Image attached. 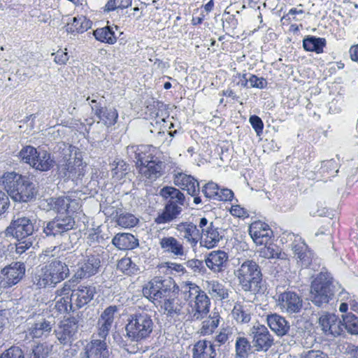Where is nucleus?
Listing matches in <instances>:
<instances>
[{
  "mask_svg": "<svg viewBox=\"0 0 358 358\" xmlns=\"http://www.w3.org/2000/svg\"><path fill=\"white\" fill-rule=\"evenodd\" d=\"M278 301L281 308L289 314L299 313L303 306L301 296L292 291L280 294Z\"/></svg>",
  "mask_w": 358,
  "mask_h": 358,
  "instance_id": "nucleus-18",
  "label": "nucleus"
},
{
  "mask_svg": "<svg viewBox=\"0 0 358 358\" xmlns=\"http://www.w3.org/2000/svg\"><path fill=\"white\" fill-rule=\"evenodd\" d=\"M303 48L306 52H313L316 54H321L324 52V48L327 45V41L324 38L317 37L313 35L306 36L303 41Z\"/></svg>",
  "mask_w": 358,
  "mask_h": 358,
  "instance_id": "nucleus-38",
  "label": "nucleus"
},
{
  "mask_svg": "<svg viewBox=\"0 0 358 358\" xmlns=\"http://www.w3.org/2000/svg\"><path fill=\"white\" fill-rule=\"evenodd\" d=\"M164 168V162L155 157L144 166H140L139 172L148 179L155 180L162 175Z\"/></svg>",
  "mask_w": 358,
  "mask_h": 358,
  "instance_id": "nucleus-32",
  "label": "nucleus"
},
{
  "mask_svg": "<svg viewBox=\"0 0 358 358\" xmlns=\"http://www.w3.org/2000/svg\"><path fill=\"white\" fill-rule=\"evenodd\" d=\"M174 184L194 197V203L196 205L201 203V198L199 196L200 192L199 182L190 175L179 173L175 176Z\"/></svg>",
  "mask_w": 358,
  "mask_h": 358,
  "instance_id": "nucleus-13",
  "label": "nucleus"
},
{
  "mask_svg": "<svg viewBox=\"0 0 358 358\" xmlns=\"http://www.w3.org/2000/svg\"><path fill=\"white\" fill-rule=\"evenodd\" d=\"M252 348V342L250 343L247 338L237 337L235 343V358H248Z\"/></svg>",
  "mask_w": 358,
  "mask_h": 358,
  "instance_id": "nucleus-43",
  "label": "nucleus"
},
{
  "mask_svg": "<svg viewBox=\"0 0 358 358\" xmlns=\"http://www.w3.org/2000/svg\"><path fill=\"white\" fill-rule=\"evenodd\" d=\"M92 22L85 16L80 15L74 17L71 22L67 23L66 31L69 34L76 35L82 34L91 28Z\"/></svg>",
  "mask_w": 358,
  "mask_h": 358,
  "instance_id": "nucleus-36",
  "label": "nucleus"
},
{
  "mask_svg": "<svg viewBox=\"0 0 358 358\" xmlns=\"http://www.w3.org/2000/svg\"><path fill=\"white\" fill-rule=\"evenodd\" d=\"M26 266L23 262H13L0 272V286L3 289L17 285L25 275Z\"/></svg>",
  "mask_w": 358,
  "mask_h": 358,
  "instance_id": "nucleus-11",
  "label": "nucleus"
},
{
  "mask_svg": "<svg viewBox=\"0 0 358 358\" xmlns=\"http://www.w3.org/2000/svg\"><path fill=\"white\" fill-rule=\"evenodd\" d=\"M220 316L217 312H213L208 318L203 321L201 333L203 335L210 334L218 327Z\"/></svg>",
  "mask_w": 358,
  "mask_h": 358,
  "instance_id": "nucleus-47",
  "label": "nucleus"
},
{
  "mask_svg": "<svg viewBox=\"0 0 358 358\" xmlns=\"http://www.w3.org/2000/svg\"><path fill=\"white\" fill-rule=\"evenodd\" d=\"M343 321V332L344 329L351 334H358V316L352 314L348 313L342 315Z\"/></svg>",
  "mask_w": 358,
  "mask_h": 358,
  "instance_id": "nucleus-48",
  "label": "nucleus"
},
{
  "mask_svg": "<svg viewBox=\"0 0 358 358\" xmlns=\"http://www.w3.org/2000/svg\"><path fill=\"white\" fill-rule=\"evenodd\" d=\"M264 247L259 251V255L266 259H285V254L281 252V249L275 244H264Z\"/></svg>",
  "mask_w": 358,
  "mask_h": 358,
  "instance_id": "nucleus-44",
  "label": "nucleus"
},
{
  "mask_svg": "<svg viewBox=\"0 0 358 358\" xmlns=\"http://www.w3.org/2000/svg\"><path fill=\"white\" fill-rule=\"evenodd\" d=\"M219 189L220 186L211 181L202 187L201 192L206 198L217 201Z\"/></svg>",
  "mask_w": 358,
  "mask_h": 358,
  "instance_id": "nucleus-58",
  "label": "nucleus"
},
{
  "mask_svg": "<svg viewBox=\"0 0 358 358\" xmlns=\"http://www.w3.org/2000/svg\"><path fill=\"white\" fill-rule=\"evenodd\" d=\"M112 244L118 250H132L139 245L138 239L130 233H118L112 239Z\"/></svg>",
  "mask_w": 358,
  "mask_h": 358,
  "instance_id": "nucleus-35",
  "label": "nucleus"
},
{
  "mask_svg": "<svg viewBox=\"0 0 358 358\" xmlns=\"http://www.w3.org/2000/svg\"><path fill=\"white\" fill-rule=\"evenodd\" d=\"M292 250L301 262V266L307 268L310 265L313 253L304 240L297 236L292 243Z\"/></svg>",
  "mask_w": 358,
  "mask_h": 358,
  "instance_id": "nucleus-26",
  "label": "nucleus"
},
{
  "mask_svg": "<svg viewBox=\"0 0 358 358\" xmlns=\"http://www.w3.org/2000/svg\"><path fill=\"white\" fill-rule=\"evenodd\" d=\"M249 122L255 131L257 136H260L263 134L264 122L262 120L256 115H252L249 117Z\"/></svg>",
  "mask_w": 358,
  "mask_h": 358,
  "instance_id": "nucleus-61",
  "label": "nucleus"
},
{
  "mask_svg": "<svg viewBox=\"0 0 358 358\" xmlns=\"http://www.w3.org/2000/svg\"><path fill=\"white\" fill-rule=\"evenodd\" d=\"M208 289L210 294L218 300L226 299L229 297L228 289L225 286L218 281L213 280L208 284Z\"/></svg>",
  "mask_w": 358,
  "mask_h": 358,
  "instance_id": "nucleus-45",
  "label": "nucleus"
},
{
  "mask_svg": "<svg viewBox=\"0 0 358 358\" xmlns=\"http://www.w3.org/2000/svg\"><path fill=\"white\" fill-rule=\"evenodd\" d=\"M159 194L167 201H172L179 206H183L185 203V195L176 187L165 186L161 189Z\"/></svg>",
  "mask_w": 358,
  "mask_h": 358,
  "instance_id": "nucleus-40",
  "label": "nucleus"
},
{
  "mask_svg": "<svg viewBox=\"0 0 358 358\" xmlns=\"http://www.w3.org/2000/svg\"><path fill=\"white\" fill-rule=\"evenodd\" d=\"M113 178L120 180L129 172V165L123 160L114 161L111 164Z\"/></svg>",
  "mask_w": 358,
  "mask_h": 358,
  "instance_id": "nucleus-49",
  "label": "nucleus"
},
{
  "mask_svg": "<svg viewBox=\"0 0 358 358\" xmlns=\"http://www.w3.org/2000/svg\"><path fill=\"white\" fill-rule=\"evenodd\" d=\"M157 306H159L163 314L169 321L177 322L183 314L182 303L176 296V292Z\"/></svg>",
  "mask_w": 358,
  "mask_h": 358,
  "instance_id": "nucleus-14",
  "label": "nucleus"
},
{
  "mask_svg": "<svg viewBox=\"0 0 358 358\" xmlns=\"http://www.w3.org/2000/svg\"><path fill=\"white\" fill-rule=\"evenodd\" d=\"M210 301L204 291L199 292L196 299L189 306L191 319L193 321L201 320L209 313Z\"/></svg>",
  "mask_w": 358,
  "mask_h": 358,
  "instance_id": "nucleus-20",
  "label": "nucleus"
},
{
  "mask_svg": "<svg viewBox=\"0 0 358 358\" xmlns=\"http://www.w3.org/2000/svg\"><path fill=\"white\" fill-rule=\"evenodd\" d=\"M228 261V254L220 250L209 252L205 258L206 266L214 273L224 271L227 266Z\"/></svg>",
  "mask_w": 358,
  "mask_h": 358,
  "instance_id": "nucleus-22",
  "label": "nucleus"
},
{
  "mask_svg": "<svg viewBox=\"0 0 358 358\" xmlns=\"http://www.w3.org/2000/svg\"><path fill=\"white\" fill-rule=\"evenodd\" d=\"M98 119L107 127L114 125L117 122L118 113L114 108H105L99 116H96Z\"/></svg>",
  "mask_w": 358,
  "mask_h": 358,
  "instance_id": "nucleus-51",
  "label": "nucleus"
},
{
  "mask_svg": "<svg viewBox=\"0 0 358 358\" xmlns=\"http://www.w3.org/2000/svg\"><path fill=\"white\" fill-rule=\"evenodd\" d=\"M248 336L256 352H266L274 345L273 336L263 324L253 325L248 331Z\"/></svg>",
  "mask_w": 358,
  "mask_h": 358,
  "instance_id": "nucleus-10",
  "label": "nucleus"
},
{
  "mask_svg": "<svg viewBox=\"0 0 358 358\" xmlns=\"http://www.w3.org/2000/svg\"><path fill=\"white\" fill-rule=\"evenodd\" d=\"M178 287L171 277H155L143 288V294L155 306L176 293Z\"/></svg>",
  "mask_w": 358,
  "mask_h": 358,
  "instance_id": "nucleus-9",
  "label": "nucleus"
},
{
  "mask_svg": "<svg viewBox=\"0 0 358 358\" xmlns=\"http://www.w3.org/2000/svg\"><path fill=\"white\" fill-rule=\"evenodd\" d=\"M233 315L235 320L240 323H248L251 320L250 313L246 306L237 305L235 306L233 311Z\"/></svg>",
  "mask_w": 358,
  "mask_h": 358,
  "instance_id": "nucleus-53",
  "label": "nucleus"
},
{
  "mask_svg": "<svg viewBox=\"0 0 358 358\" xmlns=\"http://www.w3.org/2000/svg\"><path fill=\"white\" fill-rule=\"evenodd\" d=\"M80 358H109L110 352L105 340L94 339L84 348Z\"/></svg>",
  "mask_w": 358,
  "mask_h": 358,
  "instance_id": "nucleus-17",
  "label": "nucleus"
},
{
  "mask_svg": "<svg viewBox=\"0 0 358 358\" xmlns=\"http://www.w3.org/2000/svg\"><path fill=\"white\" fill-rule=\"evenodd\" d=\"M176 229L192 248L196 246L199 241L200 230L196 224L191 222H182L177 225Z\"/></svg>",
  "mask_w": 358,
  "mask_h": 358,
  "instance_id": "nucleus-29",
  "label": "nucleus"
},
{
  "mask_svg": "<svg viewBox=\"0 0 358 358\" xmlns=\"http://www.w3.org/2000/svg\"><path fill=\"white\" fill-rule=\"evenodd\" d=\"M244 292L253 294H264L266 287L263 279L262 268L253 259H246L234 272Z\"/></svg>",
  "mask_w": 358,
  "mask_h": 358,
  "instance_id": "nucleus-3",
  "label": "nucleus"
},
{
  "mask_svg": "<svg viewBox=\"0 0 358 358\" xmlns=\"http://www.w3.org/2000/svg\"><path fill=\"white\" fill-rule=\"evenodd\" d=\"M17 156L21 162L39 172L49 171L56 164L53 155L49 151L32 145L22 147Z\"/></svg>",
  "mask_w": 358,
  "mask_h": 358,
  "instance_id": "nucleus-8",
  "label": "nucleus"
},
{
  "mask_svg": "<svg viewBox=\"0 0 358 358\" xmlns=\"http://www.w3.org/2000/svg\"><path fill=\"white\" fill-rule=\"evenodd\" d=\"M31 282L36 289L55 287L46 265L38 269L32 275Z\"/></svg>",
  "mask_w": 358,
  "mask_h": 358,
  "instance_id": "nucleus-37",
  "label": "nucleus"
},
{
  "mask_svg": "<svg viewBox=\"0 0 358 358\" xmlns=\"http://www.w3.org/2000/svg\"><path fill=\"white\" fill-rule=\"evenodd\" d=\"M185 265L194 273L203 275L206 273L207 271L205 261L203 262L197 259L187 261Z\"/></svg>",
  "mask_w": 358,
  "mask_h": 358,
  "instance_id": "nucleus-59",
  "label": "nucleus"
},
{
  "mask_svg": "<svg viewBox=\"0 0 358 358\" xmlns=\"http://www.w3.org/2000/svg\"><path fill=\"white\" fill-rule=\"evenodd\" d=\"M48 204L57 215L43 222L42 227L45 236L55 239L67 238L71 243V232L77 227L73 214L80 208V200L67 195L51 197L48 200Z\"/></svg>",
  "mask_w": 358,
  "mask_h": 358,
  "instance_id": "nucleus-1",
  "label": "nucleus"
},
{
  "mask_svg": "<svg viewBox=\"0 0 358 358\" xmlns=\"http://www.w3.org/2000/svg\"><path fill=\"white\" fill-rule=\"evenodd\" d=\"M223 236V231L211 222L205 230L203 229V232H200V245L208 249L213 248L218 245Z\"/></svg>",
  "mask_w": 358,
  "mask_h": 358,
  "instance_id": "nucleus-21",
  "label": "nucleus"
},
{
  "mask_svg": "<svg viewBox=\"0 0 358 358\" xmlns=\"http://www.w3.org/2000/svg\"><path fill=\"white\" fill-rule=\"evenodd\" d=\"M0 358H25V354L20 347L13 345L4 350Z\"/></svg>",
  "mask_w": 358,
  "mask_h": 358,
  "instance_id": "nucleus-60",
  "label": "nucleus"
},
{
  "mask_svg": "<svg viewBox=\"0 0 358 358\" xmlns=\"http://www.w3.org/2000/svg\"><path fill=\"white\" fill-rule=\"evenodd\" d=\"M78 320L75 317H69L62 320L55 330L56 337L60 344L71 345L77 338Z\"/></svg>",
  "mask_w": 358,
  "mask_h": 358,
  "instance_id": "nucleus-12",
  "label": "nucleus"
},
{
  "mask_svg": "<svg viewBox=\"0 0 358 358\" xmlns=\"http://www.w3.org/2000/svg\"><path fill=\"white\" fill-rule=\"evenodd\" d=\"M266 321L268 327L278 336L290 335V324L282 316L273 313L268 315Z\"/></svg>",
  "mask_w": 358,
  "mask_h": 358,
  "instance_id": "nucleus-30",
  "label": "nucleus"
},
{
  "mask_svg": "<svg viewBox=\"0 0 358 358\" xmlns=\"http://www.w3.org/2000/svg\"><path fill=\"white\" fill-rule=\"evenodd\" d=\"M250 235L257 245L267 244L273 236L269 226L262 222H256L250 228Z\"/></svg>",
  "mask_w": 358,
  "mask_h": 358,
  "instance_id": "nucleus-28",
  "label": "nucleus"
},
{
  "mask_svg": "<svg viewBox=\"0 0 358 358\" xmlns=\"http://www.w3.org/2000/svg\"><path fill=\"white\" fill-rule=\"evenodd\" d=\"M203 290L195 283L187 282L182 287V294L184 300L189 303V306L196 299L199 292Z\"/></svg>",
  "mask_w": 358,
  "mask_h": 358,
  "instance_id": "nucleus-46",
  "label": "nucleus"
},
{
  "mask_svg": "<svg viewBox=\"0 0 358 358\" xmlns=\"http://www.w3.org/2000/svg\"><path fill=\"white\" fill-rule=\"evenodd\" d=\"M2 179L5 189L15 201L27 203L36 199L38 187L29 176L8 172Z\"/></svg>",
  "mask_w": 358,
  "mask_h": 358,
  "instance_id": "nucleus-2",
  "label": "nucleus"
},
{
  "mask_svg": "<svg viewBox=\"0 0 358 358\" xmlns=\"http://www.w3.org/2000/svg\"><path fill=\"white\" fill-rule=\"evenodd\" d=\"M292 250L301 262V266L307 268L310 265L313 253L304 240L297 236L292 243Z\"/></svg>",
  "mask_w": 358,
  "mask_h": 358,
  "instance_id": "nucleus-27",
  "label": "nucleus"
},
{
  "mask_svg": "<svg viewBox=\"0 0 358 358\" xmlns=\"http://www.w3.org/2000/svg\"><path fill=\"white\" fill-rule=\"evenodd\" d=\"M63 157L56 163L58 178L64 181L71 180L76 185H82L86 164L76 154L73 156L70 147L63 150Z\"/></svg>",
  "mask_w": 358,
  "mask_h": 358,
  "instance_id": "nucleus-5",
  "label": "nucleus"
},
{
  "mask_svg": "<svg viewBox=\"0 0 358 358\" xmlns=\"http://www.w3.org/2000/svg\"><path fill=\"white\" fill-rule=\"evenodd\" d=\"M249 83L250 85V87L257 88V89H264L267 87L268 82L266 80L262 77L259 78L256 75H250L249 78Z\"/></svg>",
  "mask_w": 358,
  "mask_h": 358,
  "instance_id": "nucleus-62",
  "label": "nucleus"
},
{
  "mask_svg": "<svg viewBox=\"0 0 358 358\" xmlns=\"http://www.w3.org/2000/svg\"><path fill=\"white\" fill-rule=\"evenodd\" d=\"M117 224L124 228L135 227L138 223V219L133 214L123 211L122 209L116 210Z\"/></svg>",
  "mask_w": 358,
  "mask_h": 358,
  "instance_id": "nucleus-42",
  "label": "nucleus"
},
{
  "mask_svg": "<svg viewBox=\"0 0 358 358\" xmlns=\"http://www.w3.org/2000/svg\"><path fill=\"white\" fill-rule=\"evenodd\" d=\"M182 212V207L178 203L167 201L162 213H158L155 218V222L157 224L169 223L176 220Z\"/></svg>",
  "mask_w": 358,
  "mask_h": 358,
  "instance_id": "nucleus-31",
  "label": "nucleus"
},
{
  "mask_svg": "<svg viewBox=\"0 0 358 358\" xmlns=\"http://www.w3.org/2000/svg\"><path fill=\"white\" fill-rule=\"evenodd\" d=\"M132 0H108L105 5L104 10L111 12L124 10L131 6Z\"/></svg>",
  "mask_w": 358,
  "mask_h": 358,
  "instance_id": "nucleus-56",
  "label": "nucleus"
},
{
  "mask_svg": "<svg viewBox=\"0 0 358 358\" xmlns=\"http://www.w3.org/2000/svg\"><path fill=\"white\" fill-rule=\"evenodd\" d=\"M34 224L28 217L17 215L14 216L6 229L7 236H12L16 240L15 252L22 255L32 247L34 241Z\"/></svg>",
  "mask_w": 358,
  "mask_h": 358,
  "instance_id": "nucleus-4",
  "label": "nucleus"
},
{
  "mask_svg": "<svg viewBox=\"0 0 358 358\" xmlns=\"http://www.w3.org/2000/svg\"><path fill=\"white\" fill-rule=\"evenodd\" d=\"M336 285L329 273L321 271L311 282L310 300L316 306L322 308L333 299Z\"/></svg>",
  "mask_w": 358,
  "mask_h": 358,
  "instance_id": "nucleus-7",
  "label": "nucleus"
},
{
  "mask_svg": "<svg viewBox=\"0 0 358 358\" xmlns=\"http://www.w3.org/2000/svg\"><path fill=\"white\" fill-rule=\"evenodd\" d=\"M101 267V259L99 255L86 256L80 263L79 267L75 273L76 278H87L96 275Z\"/></svg>",
  "mask_w": 358,
  "mask_h": 358,
  "instance_id": "nucleus-16",
  "label": "nucleus"
},
{
  "mask_svg": "<svg viewBox=\"0 0 358 358\" xmlns=\"http://www.w3.org/2000/svg\"><path fill=\"white\" fill-rule=\"evenodd\" d=\"M234 196V194L231 189L220 187L217 195L218 199H217V201H231Z\"/></svg>",
  "mask_w": 358,
  "mask_h": 358,
  "instance_id": "nucleus-64",
  "label": "nucleus"
},
{
  "mask_svg": "<svg viewBox=\"0 0 358 358\" xmlns=\"http://www.w3.org/2000/svg\"><path fill=\"white\" fill-rule=\"evenodd\" d=\"M94 38L104 43L114 44L117 41L113 28L110 26H106L102 28H98L93 31Z\"/></svg>",
  "mask_w": 358,
  "mask_h": 358,
  "instance_id": "nucleus-41",
  "label": "nucleus"
},
{
  "mask_svg": "<svg viewBox=\"0 0 358 358\" xmlns=\"http://www.w3.org/2000/svg\"><path fill=\"white\" fill-rule=\"evenodd\" d=\"M96 293V287L94 285H81L71 294V300L76 308L79 309L89 303Z\"/></svg>",
  "mask_w": 358,
  "mask_h": 358,
  "instance_id": "nucleus-19",
  "label": "nucleus"
},
{
  "mask_svg": "<svg viewBox=\"0 0 358 358\" xmlns=\"http://www.w3.org/2000/svg\"><path fill=\"white\" fill-rule=\"evenodd\" d=\"M45 265L55 286L69 276V266L60 258L54 259Z\"/></svg>",
  "mask_w": 358,
  "mask_h": 358,
  "instance_id": "nucleus-23",
  "label": "nucleus"
},
{
  "mask_svg": "<svg viewBox=\"0 0 358 358\" xmlns=\"http://www.w3.org/2000/svg\"><path fill=\"white\" fill-rule=\"evenodd\" d=\"M159 245L164 252L177 257L185 255V249L182 243L173 236H164L159 241Z\"/></svg>",
  "mask_w": 358,
  "mask_h": 358,
  "instance_id": "nucleus-34",
  "label": "nucleus"
},
{
  "mask_svg": "<svg viewBox=\"0 0 358 358\" xmlns=\"http://www.w3.org/2000/svg\"><path fill=\"white\" fill-rule=\"evenodd\" d=\"M155 327L152 316L145 310L136 311L129 315L125 326L126 336L131 341H141L151 335Z\"/></svg>",
  "mask_w": 358,
  "mask_h": 358,
  "instance_id": "nucleus-6",
  "label": "nucleus"
},
{
  "mask_svg": "<svg viewBox=\"0 0 358 358\" xmlns=\"http://www.w3.org/2000/svg\"><path fill=\"white\" fill-rule=\"evenodd\" d=\"M234 329L233 327L227 325L222 327L215 338V341L218 343V346L225 344L231 338L234 334Z\"/></svg>",
  "mask_w": 358,
  "mask_h": 358,
  "instance_id": "nucleus-57",
  "label": "nucleus"
},
{
  "mask_svg": "<svg viewBox=\"0 0 358 358\" xmlns=\"http://www.w3.org/2000/svg\"><path fill=\"white\" fill-rule=\"evenodd\" d=\"M117 310L118 309L116 306H110L101 314L97 322L98 335L100 338L106 340V337L109 334L114 322L115 313Z\"/></svg>",
  "mask_w": 358,
  "mask_h": 358,
  "instance_id": "nucleus-24",
  "label": "nucleus"
},
{
  "mask_svg": "<svg viewBox=\"0 0 358 358\" xmlns=\"http://www.w3.org/2000/svg\"><path fill=\"white\" fill-rule=\"evenodd\" d=\"M319 324L327 336L336 337L343 334L342 321L335 314L326 313L322 315Z\"/></svg>",
  "mask_w": 358,
  "mask_h": 358,
  "instance_id": "nucleus-15",
  "label": "nucleus"
},
{
  "mask_svg": "<svg viewBox=\"0 0 358 358\" xmlns=\"http://www.w3.org/2000/svg\"><path fill=\"white\" fill-rule=\"evenodd\" d=\"M339 164L334 159L322 162L320 167V173L322 174L327 173L329 177H334L338 172Z\"/></svg>",
  "mask_w": 358,
  "mask_h": 358,
  "instance_id": "nucleus-54",
  "label": "nucleus"
},
{
  "mask_svg": "<svg viewBox=\"0 0 358 358\" xmlns=\"http://www.w3.org/2000/svg\"><path fill=\"white\" fill-rule=\"evenodd\" d=\"M52 330L50 322L45 319L36 321L28 329V334L32 338L47 337Z\"/></svg>",
  "mask_w": 358,
  "mask_h": 358,
  "instance_id": "nucleus-39",
  "label": "nucleus"
},
{
  "mask_svg": "<svg viewBox=\"0 0 358 358\" xmlns=\"http://www.w3.org/2000/svg\"><path fill=\"white\" fill-rule=\"evenodd\" d=\"M47 343H38L33 345L27 355V358H46L50 352Z\"/></svg>",
  "mask_w": 358,
  "mask_h": 358,
  "instance_id": "nucleus-52",
  "label": "nucleus"
},
{
  "mask_svg": "<svg viewBox=\"0 0 358 358\" xmlns=\"http://www.w3.org/2000/svg\"><path fill=\"white\" fill-rule=\"evenodd\" d=\"M117 268L123 273L129 275L136 274L139 271L138 266L132 262L131 258L127 257L119 260Z\"/></svg>",
  "mask_w": 358,
  "mask_h": 358,
  "instance_id": "nucleus-50",
  "label": "nucleus"
},
{
  "mask_svg": "<svg viewBox=\"0 0 358 358\" xmlns=\"http://www.w3.org/2000/svg\"><path fill=\"white\" fill-rule=\"evenodd\" d=\"M150 147L145 145H129L127 148V152L129 158L136 163L138 170L140 166H144L155 157L150 152Z\"/></svg>",
  "mask_w": 358,
  "mask_h": 358,
  "instance_id": "nucleus-25",
  "label": "nucleus"
},
{
  "mask_svg": "<svg viewBox=\"0 0 358 358\" xmlns=\"http://www.w3.org/2000/svg\"><path fill=\"white\" fill-rule=\"evenodd\" d=\"M215 344L207 340L197 341L192 349L193 358H215Z\"/></svg>",
  "mask_w": 358,
  "mask_h": 358,
  "instance_id": "nucleus-33",
  "label": "nucleus"
},
{
  "mask_svg": "<svg viewBox=\"0 0 358 358\" xmlns=\"http://www.w3.org/2000/svg\"><path fill=\"white\" fill-rule=\"evenodd\" d=\"M55 309L60 313H68L69 311L74 312L75 305L73 304L71 296H65L61 298L55 303Z\"/></svg>",
  "mask_w": 358,
  "mask_h": 358,
  "instance_id": "nucleus-55",
  "label": "nucleus"
},
{
  "mask_svg": "<svg viewBox=\"0 0 358 358\" xmlns=\"http://www.w3.org/2000/svg\"><path fill=\"white\" fill-rule=\"evenodd\" d=\"M54 56V61L55 63L59 65L65 64L69 60V55L67 49L64 50L59 49L56 52L52 54Z\"/></svg>",
  "mask_w": 358,
  "mask_h": 358,
  "instance_id": "nucleus-63",
  "label": "nucleus"
}]
</instances>
